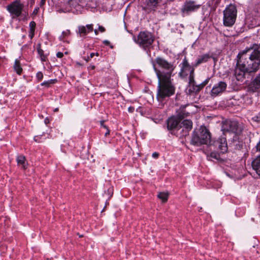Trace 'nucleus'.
<instances>
[{
  "mask_svg": "<svg viewBox=\"0 0 260 260\" xmlns=\"http://www.w3.org/2000/svg\"><path fill=\"white\" fill-rule=\"evenodd\" d=\"M250 50L243 51L239 53L236 73L241 71L244 75L245 72H255L260 66V47L255 45L252 52Z\"/></svg>",
  "mask_w": 260,
  "mask_h": 260,
  "instance_id": "1",
  "label": "nucleus"
},
{
  "mask_svg": "<svg viewBox=\"0 0 260 260\" xmlns=\"http://www.w3.org/2000/svg\"><path fill=\"white\" fill-rule=\"evenodd\" d=\"M157 78L158 83L156 97L158 101L161 102L175 93V87L172 82L171 77H166L158 73Z\"/></svg>",
  "mask_w": 260,
  "mask_h": 260,
  "instance_id": "2",
  "label": "nucleus"
},
{
  "mask_svg": "<svg viewBox=\"0 0 260 260\" xmlns=\"http://www.w3.org/2000/svg\"><path fill=\"white\" fill-rule=\"evenodd\" d=\"M153 66L157 78L158 73L166 77H171L174 69L173 64L160 57L156 58Z\"/></svg>",
  "mask_w": 260,
  "mask_h": 260,
  "instance_id": "3",
  "label": "nucleus"
},
{
  "mask_svg": "<svg viewBox=\"0 0 260 260\" xmlns=\"http://www.w3.org/2000/svg\"><path fill=\"white\" fill-rule=\"evenodd\" d=\"M211 141V135L208 129L201 126L192 135L191 143L196 146L208 144Z\"/></svg>",
  "mask_w": 260,
  "mask_h": 260,
  "instance_id": "4",
  "label": "nucleus"
},
{
  "mask_svg": "<svg viewBox=\"0 0 260 260\" xmlns=\"http://www.w3.org/2000/svg\"><path fill=\"white\" fill-rule=\"evenodd\" d=\"M223 23L224 26L231 27L235 23L237 11L236 7L234 5L228 6L223 12Z\"/></svg>",
  "mask_w": 260,
  "mask_h": 260,
  "instance_id": "5",
  "label": "nucleus"
},
{
  "mask_svg": "<svg viewBox=\"0 0 260 260\" xmlns=\"http://www.w3.org/2000/svg\"><path fill=\"white\" fill-rule=\"evenodd\" d=\"M154 41V38L152 34L148 31H141L138 35L137 38L135 39V41L140 46L146 48L150 46Z\"/></svg>",
  "mask_w": 260,
  "mask_h": 260,
  "instance_id": "6",
  "label": "nucleus"
},
{
  "mask_svg": "<svg viewBox=\"0 0 260 260\" xmlns=\"http://www.w3.org/2000/svg\"><path fill=\"white\" fill-rule=\"evenodd\" d=\"M24 5L20 0H16L7 6V10L12 16L13 18L18 17L22 14Z\"/></svg>",
  "mask_w": 260,
  "mask_h": 260,
  "instance_id": "7",
  "label": "nucleus"
},
{
  "mask_svg": "<svg viewBox=\"0 0 260 260\" xmlns=\"http://www.w3.org/2000/svg\"><path fill=\"white\" fill-rule=\"evenodd\" d=\"M222 130L225 132H231L238 134L241 129L236 121L226 120L222 125Z\"/></svg>",
  "mask_w": 260,
  "mask_h": 260,
  "instance_id": "8",
  "label": "nucleus"
},
{
  "mask_svg": "<svg viewBox=\"0 0 260 260\" xmlns=\"http://www.w3.org/2000/svg\"><path fill=\"white\" fill-rule=\"evenodd\" d=\"M193 71V69H191L190 72L189 86L188 89L189 92H197L199 91L202 88H203L205 85H206L208 83L209 80V78L207 79L199 86H195L194 85Z\"/></svg>",
  "mask_w": 260,
  "mask_h": 260,
  "instance_id": "9",
  "label": "nucleus"
},
{
  "mask_svg": "<svg viewBox=\"0 0 260 260\" xmlns=\"http://www.w3.org/2000/svg\"><path fill=\"white\" fill-rule=\"evenodd\" d=\"M200 5H197L193 1L186 2L181 9V12L183 15H188L199 9Z\"/></svg>",
  "mask_w": 260,
  "mask_h": 260,
  "instance_id": "10",
  "label": "nucleus"
},
{
  "mask_svg": "<svg viewBox=\"0 0 260 260\" xmlns=\"http://www.w3.org/2000/svg\"><path fill=\"white\" fill-rule=\"evenodd\" d=\"M227 85L225 82L220 81L215 84L211 90V94L213 96H217L223 92L226 89Z\"/></svg>",
  "mask_w": 260,
  "mask_h": 260,
  "instance_id": "11",
  "label": "nucleus"
},
{
  "mask_svg": "<svg viewBox=\"0 0 260 260\" xmlns=\"http://www.w3.org/2000/svg\"><path fill=\"white\" fill-rule=\"evenodd\" d=\"M179 119L175 117L170 118L168 120V128L169 129H179L181 128V126L180 125Z\"/></svg>",
  "mask_w": 260,
  "mask_h": 260,
  "instance_id": "12",
  "label": "nucleus"
},
{
  "mask_svg": "<svg viewBox=\"0 0 260 260\" xmlns=\"http://www.w3.org/2000/svg\"><path fill=\"white\" fill-rule=\"evenodd\" d=\"M217 143L221 153H224L227 151L228 145L226 138L224 137L221 136L218 139Z\"/></svg>",
  "mask_w": 260,
  "mask_h": 260,
  "instance_id": "13",
  "label": "nucleus"
},
{
  "mask_svg": "<svg viewBox=\"0 0 260 260\" xmlns=\"http://www.w3.org/2000/svg\"><path fill=\"white\" fill-rule=\"evenodd\" d=\"M75 1H78L80 6L82 7L86 6L92 9L97 6L96 0H75Z\"/></svg>",
  "mask_w": 260,
  "mask_h": 260,
  "instance_id": "14",
  "label": "nucleus"
},
{
  "mask_svg": "<svg viewBox=\"0 0 260 260\" xmlns=\"http://www.w3.org/2000/svg\"><path fill=\"white\" fill-rule=\"evenodd\" d=\"M78 29L80 36H84L89 32L92 31L93 25L92 24H87L85 26H81L79 27Z\"/></svg>",
  "mask_w": 260,
  "mask_h": 260,
  "instance_id": "15",
  "label": "nucleus"
},
{
  "mask_svg": "<svg viewBox=\"0 0 260 260\" xmlns=\"http://www.w3.org/2000/svg\"><path fill=\"white\" fill-rule=\"evenodd\" d=\"M180 125L181 126V128L183 127L182 131H188L192 128V122L190 120L185 119L180 123Z\"/></svg>",
  "mask_w": 260,
  "mask_h": 260,
  "instance_id": "16",
  "label": "nucleus"
},
{
  "mask_svg": "<svg viewBox=\"0 0 260 260\" xmlns=\"http://www.w3.org/2000/svg\"><path fill=\"white\" fill-rule=\"evenodd\" d=\"M253 169L256 173L260 176V156L256 158L252 162Z\"/></svg>",
  "mask_w": 260,
  "mask_h": 260,
  "instance_id": "17",
  "label": "nucleus"
},
{
  "mask_svg": "<svg viewBox=\"0 0 260 260\" xmlns=\"http://www.w3.org/2000/svg\"><path fill=\"white\" fill-rule=\"evenodd\" d=\"M17 164L23 169H26L27 163L26 162L25 158L23 155H19L16 159Z\"/></svg>",
  "mask_w": 260,
  "mask_h": 260,
  "instance_id": "18",
  "label": "nucleus"
},
{
  "mask_svg": "<svg viewBox=\"0 0 260 260\" xmlns=\"http://www.w3.org/2000/svg\"><path fill=\"white\" fill-rule=\"evenodd\" d=\"M252 88L253 91H256L260 88V74L256 77L253 81Z\"/></svg>",
  "mask_w": 260,
  "mask_h": 260,
  "instance_id": "19",
  "label": "nucleus"
},
{
  "mask_svg": "<svg viewBox=\"0 0 260 260\" xmlns=\"http://www.w3.org/2000/svg\"><path fill=\"white\" fill-rule=\"evenodd\" d=\"M209 57V55L207 54L200 56L197 60L196 65L198 66L201 63L207 61Z\"/></svg>",
  "mask_w": 260,
  "mask_h": 260,
  "instance_id": "20",
  "label": "nucleus"
},
{
  "mask_svg": "<svg viewBox=\"0 0 260 260\" xmlns=\"http://www.w3.org/2000/svg\"><path fill=\"white\" fill-rule=\"evenodd\" d=\"M14 69L16 72L20 75L22 71V69L21 67L20 61L18 59H16L14 65Z\"/></svg>",
  "mask_w": 260,
  "mask_h": 260,
  "instance_id": "21",
  "label": "nucleus"
},
{
  "mask_svg": "<svg viewBox=\"0 0 260 260\" xmlns=\"http://www.w3.org/2000/svg\"><path fill=\"white\" fill-rule=\"evenodd\" d=\"M168 196L169 195L167 192H159L158 194L157 197L163 202H166L168 200Z\"/></svg>",
  "mask_w": 260,
  "mask_h": 260,
  "instance_id": "22",
  "label": "nucleus"
},
{
  "mask_svg": "<svg viewBox=\"0 0 260 260\" xmlns=\"http://www.w3.org/2000/svg\"><path fill=\"white\" fill-rule=\"evenodd\" d=\"M147 4L150 9L153 8L157 4V0H147Z\"/></svg>",
  "mask_w": 260,
  "mask_h": 260,
  "instance_id": "23",
  "label": "nucleus"
},
{
  "mask_svg": "<svg viewBox=\"0 0 260 260\" xmlns=\"http://www.w3.org/2000/svg\"><path fill=\"white\" fill-rule=\"evenodd\" d=\"M38 52L41 58V60L42 61H45L46 60V56L43 53V50L41 49L40 48L38 49Z\"/></svg>",
  "mask_w": 260,
  "mask_h": 260,
  "instance_id": "24",
  "label": "nucleus"
},
{
  "mask_svg": "<svg viewBox=\"0 0 260 260\" xmlns=\"http://www.w3.org/2000/svg\"><path fill=\"white\" fill-rule=\"evenodd\" d=\"M70 35V31L69 30H66L62 31L61 35L59 37V39L63 41V39Z\"/></svg>",
  "mask_w": 260,
  "mask_h": 260,
  "instance_id": "25",
  "label": "nucleus"
},
{
  "mask_svg": "<svg viewBox=\"0 0 260 260\" xmlns=\"http://www.w3.org/2000/svg\"><path fill=\"white\" fill-rule=\"evenodd\" d=\"M55 80H50L46 81H44L41 84V86H45L46 87H49L51 84L55 83Z\"/></svg>",
  "mask_w": 260,
  "mask_h": 260,
  "instance_id": "26",
  "label": "nucleus"
},
{
  "mask_svg": "<svg viewBox=\"0 0 260 260\" xmlns=\"http://www.w3.org/2000/svg\"><path fill=\"white\" fill-rule=\"evenodd\" d=\"M188 68H189V69H190V68L188 66L187 62L186 60H184L183 62V68L182 69V71L183 72H185Z\"/></svg>",
  "mask_w": 260,
  "mask_h": 260,
  "instance_id": "27",
  "label": "nucleus"
},
{
  "mask_svg": "<svg viewBox=\"0 0 260 260\" xmlns=\"http://www.w3.org/2000/svg\"><path fill=\"white\" fill-rule=\"evenodd\" d=\"M36 77L39 81H41L43 78V74L41 72H38L37 73Z\"/></svg>",
  "mask_w": 260,
  "mask_h": 260,
  "instance_id": "28",
  "label": "nucleus"
},
{
  "mask_svg": "<svg viewBox=\"0 0 260 260\" xmlns=\"http://www.w3.org/2000/svg\"><path fill=\"white\" fill-rule=\"evenodd\" d=\"M252 119L257 122H260V113H259L257 115L254 116L252 118Z\"/></svg>",
  "mask_w": 260,
  "mask_h": 260,
  "instance_id": "29",
  "label": "nucleus"
},
{
  "mask_svg": "<svg viewBox=\"0 0 260 260\" xmlns=\"http://www.w3.org/2000/svg\"><path fill=\"white\" fill-rule=\"evenodd\" d=\"M36 26V23L34 21H31L29 23V27L30 29L35 30V28Z\"/></svg>",
  "mask_w": 260,
  "mask_h": 260,
  "instance_id": "30",
  "label": "nucleus"
},
{
  "mask_svg": "<svg viewBox=\"0 0 260 260\" xmlns=\"http://www.w3.org/2000/svg\"><path fill=\"white\" fill-rule=\"evenodd\" d=\"M98 30L101 32H104L105 31V28L102 26L99 25Z\"/></svg>",
  "mask_w": 260,
  "mask_h": 260,
  "instance_id": "31",
  "label": "nucleus"
},
{
  "mask_svg": "<svg viewBox=\"0 0 260 260\" xmlns=\"http://www.w3.org/2000/svg\"><path fill=\"white\" fill-rule=\"evenodd\" d=\"M34 34H35V30L30 29L29 36L31 39L34 37Z\"/></svg>",
  "mask_w": 260,
  "mask_h": 260,
  "instance_id": "32",
  "label": "nucleus"
},
{
  "mask_svg": "<svg viewBox=\"0 0 260 260\" xmlns=\"http://www.w3.org/2000/svg\"><path fill=\"white\" fill-rule=\"evenodd\" d=\"M63 56V54L62 52H58L56 54V56L58 58H61Z\"/></svg>",
  "mask_w": 260,
  "mask_h": 260,
  "instance_id": "33",
  "label": "nucleus"
},
{
  "mask_svg": "<svg viewBox=\"0 0 260 260\" xmlns=\"http://www.w3.org/2000/svg\"><path fill=\"white\" fill-rule=\"evenodd\" d=\"M95 69V66L94 65H90L88 67V70H93Z\"/></svg>",
  "mask_w": 260,
  "mask_h": 260,
  "instance_id": "34",
  "label": "nucleus"
},
{
  "mask_svg": "<svg viewBox=\"0 0 260 260\" xmlns=\"http://www.w3.org/2000/svg\"><path fill=\"white\" fill-rule=\"evenodd\" d=\"M158 156V153L157 152H154L152 153V157L153 158H156Z\"/></svg>",
  "mask_w": 260,
  "mask_h": 260,
  "instance_id": "35",
  "label": "nucleus"
},
{
  "mask_svg": "<svg viewBox=\"0 0 260 260\" xmlns=\"http://www.w3.org/2000/svg\"><path fill=\"white\" fill-rule=\"evenodd\" d=\"M103 43L106 45H110V42L108 40H104L103 41Z\"/></svg>",
  "mask_w": 260,
  "mask_h": 260,
  "instance_id": "36",
  "label": "nucleus"
},
{
  "mask_svg": "<svg viewBox=\"0 0 260 260\" xmlns=\"http://www.w3.org/2000/svg\"><path fill=\"white\" fill-rule=\"evenodd\" d=\"M46 0H41L40 2V6H43L45 3Z\"/></svg>",
  "mask_w": 260,
  "mask_h": 260,
  "instance_id": "37",
  "label": "nucleus"
},
{
  "mask_svg": "<svg viewBox=\"0 0 260 260\" xmlns=\"http://www.w3.org/2000/svg\"><path fill=\"white\" fill-rule=\"evenodd\" d=\"M95 55V53H91L90 54V58H92Z\"/></svg>",
  "mask_w": 260,
  "mask_h": 260,
  "instance_id": "38",
  "label": "nucleus"
},
{
  "mask_svg": "<svg viewBox=\"0 0 260 260\" xmlns=\"http://www.w3.org/2000/svg\"><path fill=\"white\" fill-rule=\"evenodd\" d=\"M98 31L99 30L96 29H94V34H95V35H98Z\"/></svg>",
  "mask_w": 260,
  "mask_h": 260,
  "instance_id": "39",
  "label": "nucleus"
},
{
  "mask_svg": "<svg viewBox=\"0 0 260 260\" xmlns=\"http://www.w3.org/2000/svg\"><path fill=\"white\" fill-rule=\"evenodd\" d=\"M110 133V131L109 130H107V132L105 133V135L107 136Z\"/></svg>",
  "mask_w": 260,
  "mask_h": 260,
  "instance_id": "40",
  "label": "nucleus"
},
{
  "mask_svg": "<svg viewBox=\"0 0 260 260\" xmlns=\"http://www.w3.org/2000/svg\"><path fill=\"white\" fill-rule=\"evenodd\" d=\"M95 55H96V56H99V54H98V53H96L95 54Z\"/></svg>",
  "mask_w": 260,
  "mask_h": 260,
  "instance_id": "41",
  "label": "nucleus"
},
{
  "mask_svg": "<svg viewBox=\"0 0 260 260\" xmlns=\"http://www.w3.org/2000/svg\"><path fill=\"white\" fill-rule=\"evenodd\" d=\"M57 110H58V109H57V108H56V109H55V111H57Z\"/></svg>",
  "mask_w": 260,
  "mask_h": 260,
  "instance_id": "42",
  "label": "nucleus"
},
{
  "mask_svg": "<svg viewBox=\"0 0 260 260\" xmlns=\"http://www.w3.org/2000/svg\"><path fill=\"white\" fill-rule=\"evenodd\" d=\"M38 11V9H35V11Z\"/></svg>",
  "mask_w": 260,
  "mask_h": 260,
  "instance_id": "43",
  "label": "nucleus"
},
{
  "mask_svg": "<svg viewBox=\"0 0 260 260\" xmlns=\"http://www.w3.org/2000/svg\"><path fill=\"white\" fill-rule=\"evenodd\" d=\"M45 122L46 123V122H47V120H45Z\"/></svg>",
  "mask_w": 260,
  "mask_h": 260,
  "instance_id": "44",
  "label": "nucleus"
},
{
  "mask_svg": "<svg viewBox=\"0 0 260 260\" xmlns=\"http://www.w3.org/2000/svg\"><path fill=\"white\" fill-rule=\"evenodd\" d=\"M45 122L46 123V122H47V120H45Z\"/></svg>",
  "mask_w": 260,
  "mask_h": 260,
  "instance_id": "45",
  "label": "nucleus"
}]
</instances>
